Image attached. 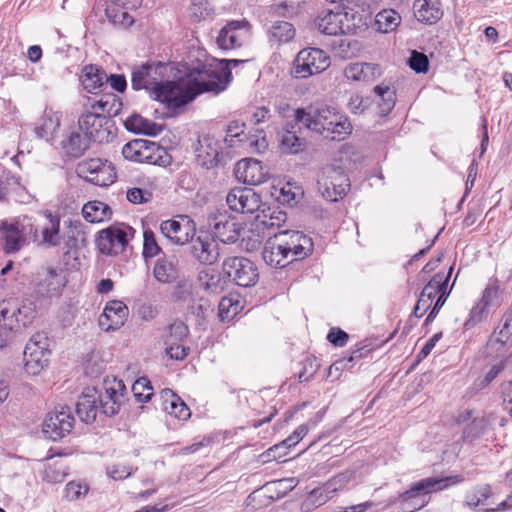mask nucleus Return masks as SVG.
I'll list each match as a JSON object with an SVG mask.
<instances>
[{
  "label": "nucleus",
  "instance_id": "nucleus-1",
  "mask_svg": "<svg viewBox=\"0 0 512 512\" xmlns=\"http://www.w3.org/2000/svg\"><path fill=\"white\" fill-rule=\"evenodd\" d=\"M165 65L161 62H146L131 67V87L135 91L146 90L155 100L167 105L168 108H180L196 98L193 92L191 77L180 85L164 81Z\"/></svg>",
  "mask_w": 512,
  "mask_h": 512
},
{
  "label": "nucleus",
  "instance_id": "nucleus-2",
  "mask_svg": "<svg viewBox=\"0 0 512 512\" xmlns=\"http://www.w3.org/2000/svg\"><path fill=\"white\" fill-rule=\"evenodd\" d=\"M294 116L297 124L331 140H342L352 131L348 118L329 106L298 108Z\"/></svg>",
  "mask_w": 512,
  "mask_h": 512
},
{
  "label": "nucleus",
  "instance_id": "nucleus-3",
  "mask_svg": "<svg viewBox=\"0 0 512 512\" xmlns=\"http://www.w3.org/2000/svg\"><path fill=\"white\" fill-rule=\"evenodd\" d=\"M247 60L224 59L216 67H204L202 70L190 74L192 89L196 97L204 92L223 91L231 79V68L246 63Z\"/></svg>",
  "mask_w": 512,
  "mask_h": 512
},
{
  "label": "nucleus",
  "instance_id": "nucleus-4",
  "mask_svg": "<svg viewBox=\"0 0 512 512\" xmlns=\"http://www.w3.org/2000/svg\"><path fill=\"white\" fill-rule=\"evenodd\" d=\"M40 309L32 298H10L0 302V325L8 331L28 326Z\"/></svg>",
  "mask_w": 512,
  "mask_h": 512
},
{
  "label": "nucleus",
  "instance_id": "nucleus-5",
  "mask_svg": "<svg viewBox=\"0 0 512 512\" xmlns=\"http://www.w3.org/2000/svg\"><path fill=\"white\" fill-rule=\"evenodd\" d=\"M451 478H424L415 482L411 487L399 495L404 512H415L425 507L431 493L441 491L449 485Z\"/></svg>",
  "mask_w": 512,
  "mask_h": 512
},
{
  "label": "nucleus",
  "instance_id": "nucleus-6",
  "mask_svg": "<svg viewBox=\"0 0 512 512\" xmlns=\"http://www.w3.org/2000/svg\"><path fill=\"white\" fill-rule=\"evenodd\" d=\"M0 230L4 238V250L6 253H15L19 251L30 240H38V229L32 218L23 216L18 217L13 222L3 221Z\"/></svg>",
  "mask_w": 512,
  "mask_h": 512
},
{
  "label": "nucleus",
  "instance_id": "nucleus-7",
  "mask_svg": "<svg viewBox=\"0 0 512 512\" xmlns=\"http://www.w3.org/2000/svg\"><path fill=\"white\" fill-rule=\"evenodd\" d=\"M78 129L85 134L90 142L109 143L116 136L114 121L98 112H86L78 120Z\"/></svg>",
  "mask_w": 512,
  "mask_h": 512
},
{
  "label": "nucleus",
  "instance_id": "nucleus-8",
  "mask_svg": "<svg viewBox=\"0 0 512 512\" xmlns=\"http://www.w3.org/2000/svg\"><path fill=\"white\" fill-rule=\"evenodd\" d=\"M329 56L319 48L302 49L293 62L291 74L295 78L305 79L319 74L330 66Z\"/></svg>",
  "mask_w": 512,
  "mask_h": 512
},
{
  "label": "nucleus",
  "instance_id": "nucleus-9",
  "mask_svg": "<svg viewBox=\"0 0 512 512\" xmlns=\"http://www.w3.org/2000/svg\"><path fill=\"white\" fill-rule=\"evenodd\" d=\"M222 271L229 281L240 287L254 286L259 279L257 266L246 257L226 258L222 263Z\"/></svg>",
  "mask_w": 512,
  "mask_h": 512
},
{
  "label": "nucleus",
  "instance_id": "nucleus-10",
  "mask_svg": "<svg viewBox=\"0 0 512 512\" xmlns=\"http://www.w3.org/2000/svg\"><path fill=\"white\" fill-rule=\"evenodd\" d=\"M65 286V281L55 269L46 268L37 273L34 292L31 295L33 301L41 309L49 304V300L58 296Z\"/></svg>",
  "mask_w": 512,
  "mask_h": 512
},
{
  "label": "nucleus",
  "instance_id": "nucleus-11",
  "mask_svg": "<svg viewBox=\"0 0 512 512\" xmlns=\"http://www.w3.org/2000/svg\"><path fill=\"white\" fill-rule=\"evenodd\" d=\"M50 353L48 337L40 332L34 334L24 349L25 371L33 376L39 375L47 366Z\"/></svg>",
  "mask_w": 512,
  "mask_h": 512
},
{
  "label": "nucleus",
  "instance_id": "nucleus-12",
  "mask_svg": "<svg viewBox=\"0 0 512 512\" xmlns=\"http://www.w3.org/2000/svg\"><path fill=\"white\" fill-rule=\"evenodd\" d=\"M74 424V417L68 406L59 405L49 413H47L44 421L42 432L44 435L57 441L68 435Z\"/></svg>",
  "mask_w": 512,
  "mask_h": 512
},
{
  "label": "nucleus",
  "instance_id": "nucleus-13",
  "mask_svg": "<svg viewBox=\"0 0 512 512\" xmlns=\"http://www.w3.org/2000/svg\"><path fill=\"white\" fill-rule=\"evenodd\" d=\"M291 262L302 260L313 252L312 239L301 231L282 230L275 233Z\"/></svg>",
  "mask_w": 512,
  "mask_h": 512
},
{
  "label": "nucleus",
  "instance_id": "nucleus-14",
  "mask_svg": "<svg viewBox=\"0 0 512 512\" xmlns=\"http://www.w3.org/2000/svg\"><path fill=\"white\" fill-rule=\"evenodd\" d=\"M100 253L114 256L123 252L128 244L127 230L117 226H110L101 230L96 238Z\"/></svg>",
  "mask_w": 512,
  "mask_h": 512
},
{
  "label": "nucleus",
  "instance_id": "nucleus-15",
  "mask_svg": "<svg viewBox=\"0 0 512 512\" xmlns=\"http://www.w3.org/2000/svg\"><path fill=\"white\" fill-rule=\"evenodd\" d=\"M226 203L232 211L254 213L260 208L261 199L251 188L236 187L227 194Z\"/></svg>",
  "mask_w": 512,
  "mask_h": 512
},
{
  "label": "nucleus",
  "instance_id": "nucleus-16",
  "mask_svg": "<svg viewBox=\"0 0 512 512\" xmlns=\"http://www.w3.org/2000/svg\"><path fill=\"white\" fill-rule=\"evenodd\" d=\"M316 25L321 33L330 36L347 34L351 31L349 15L342 11L333 12L328 10L323 12V15L317 18Z\"/></svg>",
  "mask_w": 512,
  "mask_h": 512
},
{
  "label": "nucleus",
  "instance_id": "nucleus-17",
  "mask_svg": "<svg viewBox=\"0 0 512 512\" xmlns=\"http://www.w3.org/2000/svg\"><path fill=\"white\" fill-rule=\"evenodd\" d=\"M191 254L201 264L213 265L219 258L218 244L207 234L192 237Z\"/></svg>",
  "mask_w": 512,
  "mask_h": 512
},
{
  "label": "nucleus",
  "instance_id": "nucleus-18",
  "mask_svg": "<svg viewBox=\"0 0 512 512\" xmlns=\"http://www.w3.org/2000/svg\"><path fill=\"white\" fill-rule=\"evenodd\" d=\"M236 177L248 185H259L266 181L268 170L256 159H243L236 164Z\"/></svg>",
  "mask_w": 512,
  "mask_h": 512
},
{
  "label": "nucleus",
  "instance_id": "nucleus-19",
  "mask_svg": "<svg viewBox=\"0 0 512 512\" xmlns=\"http://www.w3.org/2000/svg\"><path fill=\"white\" fill-rule=\"evenodd\" d=\"M195 153L198 164L206 169H212L220 162L219 143L208 134L199 137Z\"/></svg>",
  "mask_w": 512,
  "mask_h": 512
},
{
  "label": "nucleus",
  "instance_id": "nucleus-20",
  "mask_svg": "<svg viewBox=\"0 0 512 512\" xmlns=\"http://www.w3.org/2000/svg\"><path fill=\"white\" fill-rule=\"evenodd\" d=\"M240 231V223L226 215L216 216L211 224L213 238L225 244L235 243L239 239Z\"/></svg>",
  "mask_w": 512,
  "mask_h": 512
},
{
  "label": "nucleus",
  "instance_id": "nucleus-21",
  "mask_svg": "<svg viewBox=\"0 0 512 512\" xmlns=\"http://www.w3.org/2000/svg\"><path fill=\"white\" fill-rule=\"evenodd\" d=\"M128 313V307L122 301H110L99 317V325L105 331L117 330L124 324Z\"/></svg>",
  "mask_w": 512,
  "mask_h": 512
},
{
  "label": "nucleus",
  "instance_id": "nucleus-22",
  "mask_svg": "<svg viewBox=\"0 0 512 512\" xmlns=\"http://www.w3.org/2000/svg\"><path fill=\"white\" fill-rule=\"evenodd\" d=\"M161 233L172 243L183 245L190 241L195 233V228L190 220L181 223L178 220L171 219L163 221L160 225Z\"/></svg>",
  "mask_w": 512,
  "mask_h": 512
},
{
  "label": "nucleus",
  "instance_id": "nucleus-23",
  "mask_svg": "<svg viewBox=\"0 0 512 512\" xmlns=\"http://www.w3.org/2000/svg\"><path fill=\"white\" fill-rule=\"evenodd\" d=\"M113 383L112 386L106 387L105 394H99L98 398L101 411L109 417L119 413L120 407L124 401L125 386L123 382L115 379Z\"/></svg>",
  "mask_w": 512,
  "mask_h": 512
},
{
  "label": "nucleus",
  "instance_id": "nucleus-24",
  "mask_svg": "<svg viewBox=\"0 0 512 512\" xmlns=\"http://www.w3.org/2000/svg\"><path fill=\"white\" fill-rule=\"evenodd\" d=\"M99 393L96 388L88 387L79 397L76 403V414L82 422L87 424L93 423L96 419L98 411Z\"/></svg>",
  "mask_w": 512,
  "mask_h": 512
},
{
  "label": "nucleus",
  "instance_id": "nucleus-25",
  "mask_svg": "<svg viewBox=\"0 0 512 512\" xmlns=\"http://www.w3.org/2000/svg\"><path fill=\"white\" fill-rule=\"evenodd\" d=\"M262 258L267 265L275 268H283L289 263H292L283 245L277 240L275 233L265 242L262 250Z\"/></svg>",
  "mask_w": 512,
  "mask_h": 512
},
{
  "label": "nucleus",
  "instance_id": "nucleus-26",
  "mask_svg": "<svg viewBox=\"0 0 512 512\" xmlns=\"http://www.w3.org/2000/svg\"><path fill=\"white\" fill-rule=\"evenodd\" d=\"M414 15L418 21L425 24H435L443 16L440 0H415Z\"/></svg>",
  "mask_w": 512,
  "mask_h": 512
},
{
  "label": "nucleus",
  "instance_id": "nucleus-27",
  "mask_svg": "<svg viewBox=\"0 0 512 512\" xmlns=\"http://www.w3.org/2000/svg\"><path fill=\"white\" fill-rule=\"evenodd\" d=\"M47 223L41 228V238L38 245L44 248H53L61 244L60 217L47 211L45 213Z\"/></svg>",
  "mask_w": 512,
  "mask_h": 512
},
{
  "label": "nucleus",
  "instance_id": "nucleus-28",
  "mask_svg": "<svg viewBox=\"0 0 512 512\" xmlns=\"http://www.w3.org/2000/svg\"><path fill=\"white\" fill-rule=\"evenodd\" d=\"M197 281L202 289L208 293L220 294L227 286V277L219 271L209 268L199 271Z\"/></svg>",
  "mask_w": 512,
  "mask_h": 512
},
{
  "label": "nucleus",
  "instance_id": "nucleus-29",
  "mask_svg": "<svg viewBox=\"0 0 512 512\" xmlns=\"http://www.w3.org/2000/svg\"><path fill=\"white\" fill-rule=\"evenodd\" d=\"M322 183L327 187V185H332L334 191H338L341 197L343 198L349 187L350 181L345 171L339 166H326L322 170Z\"/></svg>",
  "mask_w": 512,
  "mask_h": 512
},
{
  "label": "nucleus",
  "instance_id": "nucleus-30",
  "mask_svg": "<svg viewBox=\"0 0 512 512\" xmlns=\"http://www.w3.org/2000/svg\"><path fill=\"white\" fill-rule=\"evenodd\" d=\"M106 72L96 65H86L83 68L81 81L84 89L92 94L101 91L105 85Z\"/></svg>",
  "mask_w": 512,
  "mask_h": 512
},
{
  "label": "nucleus",
  "instance_id": "nucleus-31",
  "mask_svg": "<svg viewBox=\"0 0 512 512\" xmlns=\"http://www.w3.org/2000/svg\"><path fill=\"white\" fill-rule=\"evenodd\" d=\"M59 127L60 115L52 110H45L39 125L35 127V133L38 138L51 141L56 137Z\"/></svg>",
  "mask_w": 512,
  "mask_h": 512
},
{
  "label": "nucleus",
  "instance_id": "nucleus-32",
  "mask_svg": "<svg viewBox=\"0 0 512 512\" xmlns=\"http://www.w3.org/2000/svg\"><path fill=\"white\" fill-rule=\"evenodd\" d=\"M495 420L493 414L484 415L482 417H474L468 423L462 433V438L467 443H473L482 437L490 428L491 423Z\"/></svg>",
  "mask_w": 512,
  "mask_h": 512
},
{
  "label": "nucleus",
  "instance_id": "nucleus-33",
  "mask_svg": "<svg viewBox=\"0 0 512 512\" xmlns=\"http://www.w3.org/2000/svg\"><path fill=\"white\" fill-rule=\"evenodd\" d=\"M379 67L372 63H353L344 70L347 79L353 81H371L379 75Z\"/></svg>",
  "mask_w": 512,
  "mask_h": 512
},
{
  "label": "nucleus",
  "instance_id": "nucleus-34",
  "mask_svg": "<svg viewBox=\"0 0 512 512\" xmlns=\"http://www.w3.org/2000/svg\"><path fill=\"white\" fill-rule=\"evenodd\" d=\"M82 215L86 221L98 223L110 219L112 210L109 205L104 202L90 201L83 206Z\"/></svg>",
  "mask_w": 512,
  "mask_h": 512
},
{
  "label": "nucleus",
  "instance_id": "nucleus-35",
  "mask_svg": "<svg viewBox=\"0 0 512 512\" xmlns=\"http://www.w3.org/2000/svg\"><path fill=\"white\" fill-rule=\"evenodd\" d=\"M307 433L308 427L305 424L300 425L291 435H289L281 443L269 448L267 450L268 457L277 459L285 456L286 449L295 446Z\"/></svg>",
  "mask_w": 512,
  "mask_h": 512
},
{
  "label": "nucleus",
  "instance_id": "nucleus-36",
  "mask_svg": "<svg viewBox=\"0 0 512 512\" xmlns=\"http://www.w3.org/2000/svg\"><path fill=\"white\" fill-rule=\"evenodd\" d=\"M259 225L267 230L280 228L287 221V213L280 207H268L256 216Z\"/></svg>",
  "mask_w": 512,
  "mask_h": 512
},
{
  "label": "nucleus",
  "instance_id": "nucleus-37",
  "mask_svg": "<svg viewBox=\"0 0 512 512\" xmlns=\"http://www.w3.org/2000/svg\"><path fill=\"white\" fill-rule=\"evenodd\" d=\"M90 143L89 138L85 134L82 135L78 129V131H72L68 138L63 141V148L67 155L78 158L89 148Z\"/></svg>",
  "mask_w": 512,
  "mask_h": 512
},
{
  "label": "nucleus",
  "instance_id": "nucleus-38",
  "mask_svg": "<svg viewBox=\"0 0 512 512\" xmlns=\"http://www.w3.org/2000/svg\"><path fill=\"white\" fill-rule=\"evenodd\" d=\"M126 7L111 2L106 9L105 14L111 24L119 28H128L134 23V18L128 13Z\"/></svg>",
  "mask_w": 512,
  "mask_h": 512
},
{
  "label": "nucleus",
  "instance_id": "nucleus-39",
  "mask_svg": "<svg viewBox=\"0 0 512 512\" xmlns=\"http://www.w3.org/2000/svg\"><path fill=\"white\" fill-rule=\"evenodd\" d=\"M401 23V16L394 9H383L375 17V26L382 33L394 31Z\"/></svg>",
  "mask_w": 512,
  "mask_h": 512
},
{
  "label": "nucleus",
  "instance_id": "nucleus-40",
  "mask_svg": "<svg viewBox=\"0 0 512 512\" xmlns=\"http://www.w3.org/2000/svg\"><path fill=\"white\" fill-rule=\"evenodd\" d=\"M295 36V28L286 21H276L269 29V39L275 43H287Z\"/></svg>",
  "mask_w": 512,
  "mask_h": 512
},
{
  "label": "nucleus",
  "instance_id": "nucleus-41",
  "mask_svg": "<svg viewBox=\"0 0 512 512\" xmlns=\"http://www.w3.org/2000/svg\"><path fill=\"white\" fill-rule=\"evenodd\" d=\"M122 107L121 100L115 94H105L100 100L91 105L93 112L101 111L111 118L119 113Z\"/></svg>",
  "mask_w": 512,
  "mask_h": 512
},
{
  "label": "nucleus",
  "instance_id": "nucleus-42",
  "mask_svg": "<svg viewBox=\"0 0 512 512\" xmlns=\"http://www.w3.org/2000/svg\"><path fill=\"white\" fill-rule=\"evenodd\" d=\"M153 275L159 282H171L176 278V269L173 262L166 258L158 259L153 269Z\"/></svg>",
  "mask_w": 512,
  "mask_h": 512
},
{
  "label": "nucleus",
  "instance_id": "nucleus-43",
  "mask_svg": "<svg viewBox=\"0 0 512 512\" xmlns=\"http://www.w3.org/2000/svg\"><path fill=\"white\" fill-rule=\"evenodd\" d=\"M374 93L380 98L378 105L381 113H389L395 105V91L387 85H377L374 87Z\"/></svg>",
  "mask_w": 512,
  "mask_h": 512
},
{
  "label": "nucleus",
  "instance_id": "nucleus-44",
  "mask_svg": "<svg viewBox=\"0 0 512 512\" xmlns=\"http://www.w3.org/2000/svg\"><path fill=\"white\" fill-rule=\"evenodd\" d=\"M453 271V266H451L447 272L444 273H436L429 282L424 286L421 295L425 298H430V302H433L434 298L438 294V289L440 284H444V281H449L451 274Z\"/></svg>",
  "mask_w": 512,
  "mask_h": 512
},
{
  "label": "nucleus",
  "instance_id": "nucleus-45",
  "mask_svg": "<svg viewBox=\"0 0 512 512\" xmlns=\"http://www.w3.org/2000/svg\"><path fill=\"white\" fill-rule=\"evenodd\" d=\"M154 125L155 124L138 114L130 115L124 122L125 128L135 134H151Z\"/></svg>",
  "mask_w": 512,
  "mask_h": 512
},
{
  "label": "nucleus",
  "instance_id": "nucleus-46",
  "mask_svg": "<svg viewBox=\"0 0 512 512\" xmlns=\"http://www.w3.org/2000/svg\"><path fill=\"white\" fill-rule=\"evenodd\" d=\"M107 160L100 158L86 159L77 164L76 173L79 177L89 181L90 177L97 173V170L102 167Z\"/></svg>",
  "mask_w": 512,
  "mask_h": 512
},
{
  "label": "nucleus",
  "instance_id": "nucleus-47",
  "mask_svg": "<svg viewBox=\"0 0 512 512\" xmlns=\"http://www.w3.org/2000/svg\"><path fill=\"white\" fill-rule=\"evenodd\" d=\"M335 488L332 483H325L322 487L313 489L307 498V502L313 506H321L333 497Z\"/></svg>",
  "mask_w": 512,
  "mask_h": 512
},
{
  "label": "nucleus",
  "instance_id": "nucleus-48",
  "mask_svg": "<svg viewBox=\"0 0 512 512\" xmlns=\"http://www.w3.org/2000/svg\"><path fill=\"white\" fill-rule=\"evenodd\" d=\"M116 180V172L112 164L107 161L102 167H100L99 170H97V173L90 177L89 181L90 183H93L98 186H108Z\"/></svg>",
  "mask_w": 512,
  "mask_h": 512
},
{
  "label": "nucleus",
  "instance_id": "nucleus-49",
  "mask_svg": "<svg viewBox=\"0 0 512 512\" xmlns=\"http://www.w3.org/2000/svg\"><path fill=\"white\" fill-rule=\"evenodd\" d=\"M188 326L182 321H175L168 327L165 336V344H176L182 342L188 335Z\"/></svg>",
  "mask_w": 512,
  "mask_h": 512
},
{
  "label": "nucleus",
  "instance_id": "nucleus-50",
  "mask_svg": "<svg viewBox=\"0 0 512 512\" xmlns=\"http://www.w3.org/2000/svg\"><path fill=\"white\" fill-rule=\"evenodd\" d=\"M499 292L500 285L497 278H491L483 290L482 297L480 299L481 302L486 304L489 308L493 305L499 306Z\"/></svg>",
  "mask_w": 512,
  "mask_h": 512
},
{
  "label": "nucleus",
  "instance_id": "nucleus-51",
  "mask_svg": "<svg viewBox=\"0 0 512 512\" xmlns=\"http://www.w3.org/2000/svg\"><path fill=\"white\" fill-rule=\"evenodd\" d=\"M281 147L284 152L298 153L304 147V139L299 138L292 131H286L281 138Z\"/></svg>",
  "mask_w": 512,
  "mask_h": 512
},
{
  "label": "nucleus",
  "instance_id": "nucleus-52",
  "mask_svg": "<svg viewBox=\"0 0 512 512\" xmlns=\"http://www.w3.org/2000/svg\"><path fill=\"white\" fill-rule=\"evenodd\" d=\"M132 391L138 402H148L153 395L152 386L146 377L137 379L132 386Z\"/></svg>",
  "mask_w": 512,
  "mask_h": 512
},
{
  "label": "nucleus",
  "instance_id": "nucleus-53",
  "mask_svg": "<svg viewBox=\"0 0 512 512\" xmlns=\"http://www.w3.org/2000/svg\"><path fill=\"white\" fill-rule=\"evenodd\" d=\"M488 314L489 307L479 300L471 309L469 318L464 323V327L466 329L474 327L477 323L486 319Z\"/></svg>",
  "mask_w": 512,
  "mask_h": 512
},
{
  "label": "nucleus",
  "instance_id": "nucleus-54",
  "mask_svg": "<svg viewBox=\"0 0 512 512\" xmlns=\"http://www.w3.org/2000/svg\"><path fill=\"white\" fill-rule=\"evenodd\" d=\"M146 145L144 139H135L126 143L122 148V155L125 159L141 163L142 147Z\"/></svg>",
  "mask_w": 512,
  "mask_h": 512
},
{
  "label": "nucleus",
  "instance_id": "nucleus-55",
  "mask_svg": "<svg viewBox=\"0 0 512 512\" xmlns=\"http://www.w3.org/2000/svg\"><path fill=\"white\" fill-rule=\"evenodd\" d=\"M408 65L416 73H426L429 68V59L424 53L413 50L408 59Z\"/></svg>",
  "mask_w": 512,
  "mask_h": 512
},
{
  "label": "nucleus",
  "instance_id": "nucleus-56",
  "mask_svg": "<svg viewBox=\"0 0 512 512\" xmlns=\"http://www.w3.org/2000/svg\"><path fill=\"white\" fill-rule=\"evenodd\" d=\"M143 257L145 259L155 257L160 252V247L156 242L155 235L151 230H145L143 234Z\"/></svg>",
  "mask_w": 512,
  "mask_h": 512
},
{
  "label": "nucleus",
  "instance_id": "nucleus-57",
  "mask_svg": "<svg viewBox=\"0 0 512 512\" xmlns=\"http://www.w3.org/2000/svg\"><path fill=\"white\" fill-rule=\"evenodd\" d=\"M448 282L449 281H444V284H440V287L438 289V294H437L438 298H437L432 310L430 311V313L428 314V316L426 318V321H425L426 324L432 322L436 318L440 309L445 304V302L449 296V293H450V291L447 290Z\"/></svg>",
  "mask_w": 512,
  "mask_h": 512
},
{
  "label": "nucleus",
  "instance_id": "nucleus-58",
  "mask_svg": "<svg viewBox=\"0 0 512 512\" xmlns=\"http://www.w3.org/2000/svg\"><path fill=\"white\" fill-rule=\"evenodd\" d=\"M160 396L162 400V409L170 415H173L174 411L178 408V403L181 402L182 399L168 388L163 389Z\"/></svg>",
  "mask_w": 512,
  "mask_h": 512
},
{
  "label": "nucleus",
  "instance_id": "nucleus-59",
  "mask_svg": "<svg viewBox=\"0 0 512 512\" xmlns=\"http://www.w3.org/2000/svg\"><path fill=\"white\" fill-rule=\"evenodd\" d=\"M245 131V124L239 121H231L226 129L225 142L228 146L233 147L235 145V138H240Z\"/></svg>",
  "mask_w": 512,
  "mask_h": 512
},
{
  "label": "nucleus",
  "instance_id": "nucleus-60",
  "mask_svg": "<svg viewBox=\"0 0 512 512\" xmlns=\"http://www.w3.org/2000/svg\"><path fill=\"white\" fill-rule=\"evenodd\" d=\"M88 486L75 481L69 482L65 487V498L69 501L78 500L88 493Z\"/></svg>",
  "mask_w": 512,
  "mask_h": 512
},
{
  "label": "nucleus",
  "instance_id": "nucleus-61",
  "mask_svg": "<svg viewBox=\"0 0 512 512\" xmlns=\"http://www.w3.org/2000/svg\"><path fill=\"white\" fill-rule=\"evenodd\" d=\"M173 297L177 301L190 302L193 300V288L187 281H180L175 287Z\"/></svg>",
  "mask_w": 512,
  "mask_h": 512
},
{
  "label": "nucleus",
  "instance_id": "nucleus-62",
  "mask_svg": "<svg viewBox=\"0 0 512 512\" xmlns=\"http://www.w3.org/2000/svg\"><path fill=\"white\" fill-rule=\"evenodd\" d=\"M152 199V193L141 188L133 187L127 191V200L133 204L147 203Z\"/></svg>",
  "mask_w": 512,
  "mask_h": 512
},
{
  "label": "nucleus",
  "instance_id": "nucleus-63",
  "mask_svg": "<svg viewBox=\"0 0 512 512\" xmlns=\"http://www.w3.org/2000/svg\"><path fill=\"white\" fill-rule=\"evenodd\" d=\"M503 325L498 332L497 341L504 344L512 335V307L503 315Z\"/></svg>",
  "mask_w": 512,
  "mask_h": 512
},
{
  "label": "nucleus",
  "instance_id": "nucleus-64",
  "mask_svg": "<svg viewBox=\"0 0 512 512\" xmlns=\"http://www.w3.org/2000/svg\"><path fill=\"white\" fill-rule=\"evenodd\" d=\"M238 38V35L234 32L221 30L218 37V43L222 48L225 49L235 48L237 46H240Z\"/></svg>",
  "mask_w": 512,
  "mask_h": 512
}]
</instances>
